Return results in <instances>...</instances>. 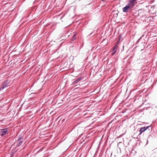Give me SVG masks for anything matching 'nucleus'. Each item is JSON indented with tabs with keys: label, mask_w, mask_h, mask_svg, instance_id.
<instances>
[{
	"label": "nucleus",
	"mask_w": 157,
	"mask_h": 157,
	"mask_svg": "<svg viewBox=\"0 0 157 157\" xmlns=\"http://www.w3.org/2000/svg\"><path fill=\"white\" fill-rule=\"evenodd\" d=\"M137 0H130L129 5L131 6V8H132L135 6V4L136 3V1Z\"/></svg>",
	"instance_id": "1"
},
{
	"label": "nucleus",
	"mask_w": 157,
	"mask_h": 157,
	"mask_svg": "<svg viewBox=\"0 0 157 157\" xmlns=\"http://www.w3.org/2000/svg\"><path fill=\"white\" fill-rule=\"evenodd\" d=\"M9 83L8 81L5 82L2 85L0 88V90H2L9 86Z\"/></svg>",
	"instance_id": "2"
},
{
	"label": "nucleus",
	"mask_w": 157,
	"mask_h": 157,
	"mask_svg": "<svg viewBox=\"0 0 157 157\" xmlns=\"http://www.w3.org/2000/svg\"><path fill=\"white\" fill-rule=\"evenodd\" d=\"M7 132L6 128L2 129L0 130V134L2 136H3L6 134Z\"/></svg>",
	"instance_id": "3"
},
{
	"label": "nucleus",
	"mask_w": 157,
	"mask_h": 157,
	"mask_svg": "<svg viewBox=\"0 0 157 157\" xmlns=\"http://www.w3.org/2000/svg\"><path fill=\"white\" fill-rule=\"evenodd\" d=\"M149 127H143L141 128L140 130V134H141L143 132L146 130H147Z\"/></svg>",
	"instance_id": "4"
},
{
	"label": "nucleus",
	"mask_w": 157,
	"mask_h": 157,
	"mask_svg": "<svg viewBox=\"0 0 157 157\" xmlns=\"http://www.w3.org/2000/svg\"><path fill=\"white\" fill-rule=\"evenodd\" d=\"M131 7V6L128 5V6H126L123 8V11L124 12H127L128 10L129 9V8Z\"/></svg>",
	"instance_id": "5"
},
{
	"label": "nucleus",
	"mask_w": 157,
	"mask_h": 157,
	"mask_svg": "<svg viewBox=\"0 0 157 157\" xmlns=\"http://www.w3.org/2000/svg\"><path fill=\"white\" fill-rule=\"evenodd\" d=\"M117 45L115 46H114V47H113V51L114 52H113L112 53V56H113L115 54V53L116 52V50L117 49Z\"/></svg>",
	"instance_id": "6"
},
{
	"label": "nucleus",
	"mask_w": 157,
	"mask_h": 157,
	"mask_svg": "<svg viewBox=\"0 0 157 157\" xmlns=\"http://www.w3.org/2000/svg\"><path fill=\"white\" fill-rule=\"evenodd\" d=\"M82 79V78L81 77L79 78L78 79H77L75 81L73 82V83L74 84L77 83L78 82L81 80Z\"/></svg>",
	"instance_id": "7"
},
{
	"label": "nucleus",
	"mask_w": 157,
	"mask_h": 157,
	"mask_svg": "<svg viewBox=\"0 0 157 157\" xmlns=\"http://www.w3.org/2000/svg\"><path fill=\"white\" fill-rule=\"evenodd\" d=\"M75 36H76V34H74L73 35V36H72V38L71 39V40L72 41H74L75 39H76V38L75 37Z\"/></svg>",
	"instance_id": "8"
},
{
	"label": "nucleus",
	"mask_w": 157,
	"mask_h": 157,
	"mask_svg": "<svg viewBox=\"0 0 157 157\" xmlns=\"http://www.w3.org/2000/svg\"><path fill=\"white\" fill-rule=\"evenodd\" d=\"M21 142H20V143H19V144H21Z\"/></svg>",
	"instance_id": "9"
},
{
	"label": "nucleus",
	"mask_w": 157,
	"mask_h": 157,
	"mask_svg": "<svg viewBox=\"0 0 157 157\" xmlns=\"http://www.w3.org/2000/svg\"><path fill=\"white\" fill-rule=\"evenodd\" d=\"M105 0H102V1L104 2L105 1Z\"/></svg>",
	"instance_id": "10"
}]
</instances>
